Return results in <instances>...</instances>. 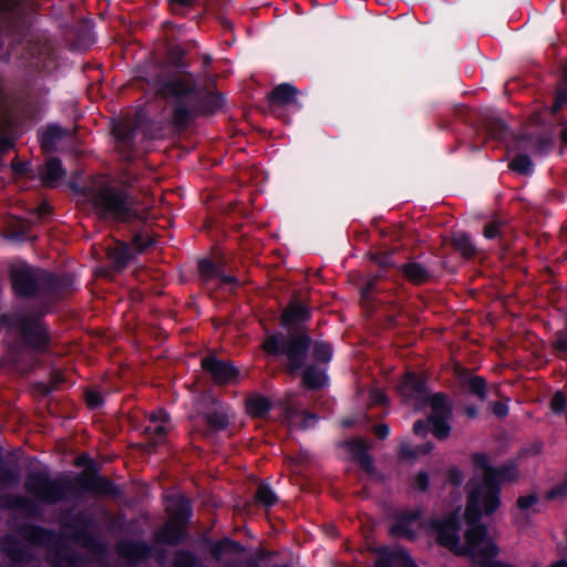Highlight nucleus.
I'll return each mask as SVG.
<instances>
[{"instance_id":"obj_60","label":"nucleus","mask_w":567,"mask_h":567,"mask_svg":"<svg viewBox=\"0 0 567 567\" xmlns=\"http://www.w3.org/2000/svg\"><path fill=\"white\" fill-rule=\"evenodd\" d=\"M168 421H169V414L167 412H165L164 410H158L157 412H153L150 415V423L152 425L158 424L162 422H168Z\"/></svg>"},{"instance_id":"obj_19","label":"nucleus","mask_w":567,"mask_h":567,"mask_svg":"<svg viewBox=\"0 0 567 567\" xmlns=\"http://www.w3.org/2000/svg\"><path fill=\"white\" fill-rule=\"evenodd\" d=\"M0 508L4 511H20L34 518L41 515L38 504L33 499L23 495H0Z\"/></svg>"},{"instance_id":"obj_58","label":"nucleus","mask_w":567,"mask_h":567,"mask_svg":"<svg viewBox=\"0 0 567 567\" xmlns=\"http://www.w3.org/2000/svg\"><path fill=\"white\" fill-rule=\"evenodd\" d=\"M447 477L450 483L455 487L461 486L464 481V476L457 467H451L449 470Z\"/></svg>"},{"instance_id":"obj_25","label":"nucleus","mask_w":567,"mask_h":567,"mask_svg":"<svg viewBox=\"0 0 567 567\" xmlns=\"http://www.w3.org/2000/svg\"><path fill=\"white\" fill-rule=\"evenodd\" d=\"M212 402L216 408L203 414L204 421L210 432L225 431L230 424L229 408L219 404L218 400L212 398Z\"/></svg>"},{"instance_id":"obj_6","label":"nucleus","mask_w":567,"mask_h":567,"mask_svg":"<svg viewBox=\"0 0 567 567\" xmlns=\"http://www.w3.org/2000/svg\"><path fill=\"white\" fill-rule=\"evenodd\" d=\"M190 62L186 60V50L179 44L171 45L158 73L154 76L157 95L168 100L192 93L196 76L188 70Z\"/></svg>"},{"instance_id":"obj_49","label":"nucleus","mask_w":567,"mask_h":567,"mask_svg":"<svg viewBox=\"0 0 567 567\" xmlns=\"http://www.w3.org/2000/svg\"><path fill=\"white\" fill-rule=\"evenodd\" d=\"M85 402L89 409L96 410L104 404V399L100 392L90 390L85 392Z\"/></svg>"},{"instance_id":"obj_26","label":"nucleus","mask_w":567,"mask_h":567,"mask_svg":"<svg viewBox=\"0 0 567 567\" xmlns=\"http://www.w3.org/2000/svg\"><path fill=\"white\" fill-rule=\"evenodd\" d=\"M203 545L209 549L213 559L216 561H220L226 553L241 554L245 550L239 542L230 537H224L216 542L209 537H204Z\"/></svg>"},{"instance_id":"obj_22","label":"nucleus","mask_w":567,"mask_h":567,"mask_svg":"<svg viewBox=\"0 0 567 567\" xmlns=\"http://www.w3.org/2000/svg\"><path fill=\"white\" fill-rule=\"evenodd\" d=\"M460 386L465 394L485 401L488 398V384L484 377L472 375L468 370H463L460 374Z\"/></svg>"},{"instance_id":"obj_48","label":"nucleus","mask_w":567,"mask_h":567,"mask_svg":"<svg viewBox=\"0 0 567 567\" xmlns=\"http://www.w3.org/2000/svg\"><path fill=\"white\" fill-rule=\"evenodd\" d=\"M567 400L561 391H557L550 400V409L555 415L566 413Z\"/></svg>"},{"instance_id":"obj_45","label":"nucleus","mask_w":567,"mask_h":567,"mask_svg":"<svg viewBox=\"0 0 567 567\" xmlns=\"http://www.w3.org/2000/svg\"><path fill=\"white\" fill-rule=\"evenodd\" d=\"M504 223L499 220H492L484 227L483 235L487 239H502L503 238Z\"/></svg>"},{"instance_id":"obj_59","label":"nucleus","mask_w":567,"mask_h":567,"mask_svg":"<svg viewBox=\"0 0 567 567\" xmlns=\"http://www.w3.org/2000/svg\"><path fill=\"white\" fill-rule=\"evenodd\" d=\"M357 462L359 463V465L365 473H368L370 475L374 474V472H375L374 461L370 454H368L367 456L362 457L360 461H357Z\"/></svg>"},{"instance_id":"obj_10","label":"nucleus","mask_w":567,"mask_h":567,"mask_svg":"<svg viewBox=\"0 0 567 567\" xmlns=\"http://www.w3.org/2000/svg\"><path fill=\"white\" fill-rule=\"evenodd\" d=\"M29 24L23 0H0V60L9 61L27 38Z\"/></svg>"},{"instance_id":"obj_39","label":"nucleus","mask_w":567,"mask_h":567,"mask_svg":"<svg viewBox=\"0 0 567 567\" xmlns=\"http://www.w3.org/2000/svg\"><path fill=\"white\" fill-rule=\"evenodd\" d=\"M192 516L193 508L190 506L189 501L186 497H181L176 504L174 519L172 522L183 524L185 527H187V524L189 523Z\"/></svg>"},{"instance_id":"obj_31","label":"nucleus","mask_w":567,"mask_h":567,"mask_svg":"<svg viewBox=\"0 0 567 567\" xmlns=\"http://www.w3.org/2000/svg\"><path fill=\"white\" fill-rule=\"evenodd\" d=\"M451 246L453 249L462 255L465 259L473 258L476 252L477 248L472 241V238L466 233H456L453 235L451 239Z\"/></svg>"},{"instance_id":"obj_41","label":"nucleus","mask_w":567,"mask_h":567,"mask_svg":"<svg viewBox=\"0 0 567 567\" xmlns=\"http://www.w3.org/2000/svg\"><path fill=\"white\" fill-rule=\"evenodd\" d=\"M207 0H168V6L174 14L184 16L192 8L206 7Z\"/></svg>"},{"instance_id":"obj_17","label":"nucleus","mask_w":567,"mask_h":567,"mask_svg":"<svg viewBox=\"0 0 567 567\" xmlns=\"http://www.w3.org/2000/svg\"><path fill=\"white\" fill-rule=\"evenodd\" d=\"M189 537L187 527L176 522H167L154 533V542L162 546H178Z\"/></svg>"},{"instance_id":"obj_24","label":"nucleus","mask_w":567,"mask_h":567,"mask_svg":"<svg viewBox=\"0 0 567 567\" xmlns=\"http://www.w3.org/2000/svg\"><path fill=\"white\" fill-rule=\"evenodd\" d=\"M106 257L115 271H122L135 258V254L130 244L115 240L114 245L106 249Z\"/></svg>"},{"instance_id":"obj_35","label":"nucleus","mask_w":567,"mask_h":567,"mask_svg":"<svg viewBox=\"0 0 567 567\" xmlns=\"http://www.w3.org/2000/svg\"><path fill=\"white\" fill-rule=\"evenodd\" d=\"M167 422H162L158 424H150L145 426L143 433L148 439V444L151 445L152 450H155L156 446L164 440L166 436L168 430L166 426Z\"/></svg>"},{"instance_id":"obj_23","label":"nucleus","mask_w":567,"mask_h":567,"mask_svg":"<svg viewBox=\"0 0 567 567\" xmlns=\"http://www.w3.org/2000/svg\"><path fill=\"white\" fill-rule=\"evenodd\" d=\"M424 403L430 405L431 414L429 420H451L453 416V405L449 395L444 392H436L424 396Z\"/></svg>"},{"instance_id":"obj_30","label":"nucleus","mask_w":567,"mask_h":567,"mask_svg":"<svg viewBox=\"0 0 567 567\" xmlns=\"http://www.w3.org/2000/svg\"><path fill=\"white\" fill-rule=\"evenodd\" d=\"M65 135L66 131L59 124H48L39 132L40 145L44 151L52 152Z\"/></svg>"},{"instance_id":"obj_8","label":"nucleus","mask_w":567,"mask_h":567,"mask_svg":"<svg viewBox=\"0 0 567 567\" xmlns=\"http://www.w3.org/2000/svg\"><path fill=\"white\" fill-rule=\"evenodd\" d=\"M171 123L178 130H186L198 116H209L217 113L225 104V97L219 92L198 86L186 96L172 97Z\"/></svg>"},{"instance_id":"obj_44","label":"nucleus","mask_w":567,"mask_h":567,"mask_svg":"<svg viewBox=\"0 0 567 567\" xmlns=\"http://www.w3.org/2000/svg\"><path fill=\"white\" fill-rule=\"evenodd\" d=\"M18 480L19 473L13 468L3 465L2 449L0 447V484L11 485L17 483Z\"/></svg>"},{"instance_id":"obj_37","label":"nucleus","mask_w":567,"mask_h":567,"mask_svg":"<svg viewBox=\"0 0 567 567\" xmlns=\"http://www.w3.org/2000/svg\"><path fill=\"white\" fill-rule=\"evenodd\" d=\"M408 555L409 554L404 550L389 551L384 549L380 551V555L374 563V567H394L398 560H401L402 564H404Z\"/></svg>"},{"instance_id":"obj_3","label":"nucleus","mask_w":567,"mask_h":567,"mask_svg":"<svg viewBox=\"0 0 567 567\" xmlns=\"http://www.w3.org/2000/svg\"><path fill=\"white\" fill-rule=\"evenodd\" d=\"M474 467L483 471L482 481L474 486L467 485V516L472 520L493 515L501 506L502 484L516 483L519 478L518 463L507 460L499 466H493L483 452L472 455Z\"/></svg>"},{"instance_id":"obj_29","label":"nucleus","mask_w":567,"mask_h":567,"mask_svg":"<svg viewBox=\"0 0 567 567\" xmlns=\"http://www.w3.org/2000/svg\"><path fill=\"white\" fill-rule=\"evenodd\" d=\"M481 124L493 140L503 142L508 136L507 124L492 112L482 115Z\"/></svg>"},{"instance_id":"obj_64","label":"nucleus","mask_w":567,"mask_h":567,"mask_svg":"<svg viewBox=\"0 0 567 567\" xmlns=\"http://www.w3.org/2000/svg\"><path fill=\"white\" fill-rule=\"evenodd\" d=\"M258 555H259V558H255V557L247 558L245 561V566L246 567H260V560L265 559L268 556V553L262 550Z\"/></svg>"},{"instance_id":"obj_9","label":"nucleus","mask_w":567,"mask_h":567,"mask_svg":"<svg viewBox=\"0 0 567 567\" xmlns=\"http://www.w3.org/2000/svg\"><path fill=\"white\" fill-rule=\"evenodd\" d=\"M311 344L312 338L308 332L299 331L287 336L280 332L268 334L261 347L269 355H285L288 372L295 374L305 368Z\"/></svg>"},{"instance_id":"obj_43","label":"nucleus","mask_w":567,"mask_h":567,"mask_svg":"<svg viewBox=\"0 0 567 567\" xmlns=\"http://www.w3.org/2000/svg\"><path fill=\"white\" fill-rule=\"evenodd\" d=\"M432 434L440 441L446 440L451 433L450 420H429Z\"/></svg>"},{"instance_id":"obj_55","label":"nucleus","mask_w":567,"mask_h":567,"mask_svg":"<svg viewBox=\"0 0 567 567\" xmlns=\"http://www.w3.org/2000/svg\"><path fill=\"white\" fill-rule=\"evenodd\" d=\"M553 347L559 353H567V329L556 333Z\"/></svg>"},{"instance_id":"obj_52","label":"nucleus","mask_w":567,"mask_h":567,"mask_svg":"<svg viewBox=\"0 0 567 567\" xmlns=\"http://www.w3.org/2000/svg\"><path fill=\"white\" fill-rule=\"evenodd\" d=\"M414 488L419 492L425 493L430 487V476L425 471H420L414 480Z\"/></svg>"},{"instance_id":"obj_54","label":"nucleus","mask_w":567,"mask_h":567,"mask_svg":"<svg viewBox=\"0 0 567 567\" xmlns=\"http://www.w3.org/2000/svg\"><path fill=\"white\" fill-rule=\"evenodd\" d=\"M217 279H219L220 288H223L226 285H230L231 288L229 289V291L231 292H235L236 289L240 286L239 280L235 276L226 275L224 272V268L221 269L220 276H218Z\"/></svg>"},{"instance_id":"obj_14","label":"nucleus","mask_w":567,"mask_h":567,"mask_svg":"<svg viewBox=\"0 0 567 567\" xmlns=\"http://www.w3.org/2000/svg\"><path fill=\"white\" fill-rule=\"evenodd\" d=\"M399 272L413 286H423L439 278L434 267L424 265L414 259L400 265Z\"/></svg>"},{"instance_id":"obj_38","label":"nucleus","mask_w":567,"mask_h":567,"mask_svg":"<svg viewBox=\"0 0 567 567\" xmlns=\"http://www.w3.org/2000/svg\"><path fill=\"white\" fill-rule=\"evenodd\" d=\"M255 501L261 506L269 508L277 504L278 496L268 484H260L256 489Z\"/></svg>"},{"instance_id":"obj_57","label":"nucleus","mask_w":567,"mask_h":567,"mask_svg":"<svg viewBox=\"0 0 567 567\" xmlns=\"http://www.w3.org/2000/svg\"><path fill=\"white\" fill-rule=\"evenodd\" d=\"M430 425L431 423L429 422V417L425 420L420 419L413 424V433L417 436L425 437L431 431Z\"/></svg>"},{"instance_id":"obj_20","label":"nucleus","mask_w":567,"mask_h":567,"mask_svg":"<svg viewBox=\"0 0 567 567\" xmlns=\"http://www.w3.org/2000/svg\"><path fill=\"white\" fill-rule=\"evenodd\" d=\"M38 174L44 187L55 188L66 176V169L63 167L62 161L53 156L47 159L44 165L40 167Z\"/></svg>"},{"instance_id":"obj_28","label":"nucleus","mask_w":567,"mask_h":567,"mask_svg":"<svg viewBox=\"0 0 567 567\" xmlns=\"http://www.w3.org/2000/svg\"><path fill=\"white\" fill-rule=\"evenodd\" d=\"M327 369L319 364H308L302 368L301 381L311 391L323 389L328 384Z\"/></svg>"},{"instance_id":"obj_56","label":"nucleus","mask_w":567,"mask_h":567,"mask_svg":"<svg viewBox=\"0 0 567 567\" xmlns=\"http://www.w3.org/2000/svg\"><path fill=\"white\" fill-rule=\"evenodd\" d=\"M492 413L498 417L504 419L508 415L509 408L505 402L494 401L489 404Z\"/></svg>"},{"instance_id":"obj_16","label":"nucleus","mask_w":567,"mask_h":567,"mask_svg":"<svg viewBox=\"0 0 567 567\" xmlns=\"http://www.w3.org/2000/svg\"><path fill=\"white\" fill-rule=\"evenodd\" d=\"M298 90L293 84L281 83L276 85L267 95L272 112L275 107L292 106L296 111L301 110V104L297 100Z\"/></svg>"},{"instance_id":"obj_50","label":"nucleus","mask_w":567,"mask_h":567,"mask_svg":"<svg viewBox=\"0 0 567 567\" xmlns=\"http://www.w3.org/2000/svg\"><path fill=\"white\" fill-rule=\"evenodd\" d=\"M350 451L352 452L355 461H360L362 457L369 454L367 444L361 440L351 442Z\"/></svg>"},{"instance_id":"obj_33","label":"nucleus","mask_w":567,"mask_h":567,"mask_svg":"<svg viewBox=\"0 0 567 567\" xmlns=\"http://www.w3.org/2000/svg\"><path fill=\"white\" fill-rule=\"evenodd\" d=\"M224 268L223 264L215 262L209 258H200L197 261L198 276L202 281L207 282L212 279H217Z\"/></svg>"},{"instance_id":"obj_40","label":"nucleus","mask_w":567,"mask_h":567,"mask_svg":"<svg viewBox=\"0 0 567 567\" xmlns=\"http://www.w3.org/2000/svg\"><path fill=\"white\" fill-rule=\"evenodd\" d=\"M112 134L114 138L124 144V145H132L135 138V128L123 123H117L112 128Z\"/></svg>"},{"instance_id":"obj_34","label":"nucleus","mask_w":567,"mask_h":567,"mask_svg":"<svg viewBox=\"0 0 567 567\" xmlns=\"http://www.w3.org/2000/svg\"><path fill=\"white\" fill-rule=\"evenodd\" d=\"M508 168L524 176H530L534 173V164L527 154H516L509 162Z\"/></svg>"},{"instance_id":"obj_51","label":"nucleus","mask_w":567,"mask_h":567,"mask_svg":"<svg viewBox=\"0 0 567 567\" xmlns=\"http://www.w3.org/2000/svg\"><path fill=\"white\" fill-rule=\"evenodd\" d=\"M538 501H539V498H538L537 494L532 493V494H528V495H525V496H519L516 499V506L520 511H527L532 506L536 505L538 503Z\"/></svg>"},{"instance_id":"obj_46","label":"nucleus","mask_w":567,"mask_h":567,"mask_svg":"<svg viewBox=\"0 0 567 567\" xmlns=\"http://www.w3.org/2000/svg\"><path fill=\"white\" fill-rule=\"evenodd\" d=\"M10 167L16 176L33 178V171L29 162H21L14 158L10 163Z\"/></svg>"},{"instance_id":"obj_47","label":"nucleus","mask_w":567,"mask_h":567,"mask_svg":"<svg viewBox=\"0 0 567 567\" xmlns=\"http://www.w3.org/2000/svg\"><path fill=\"white\" fill-rule=\"evenodd\" d=\"M50 385L40 384L42 388L43 394H49L51 391H53L55 388H58L60 384H62L65 380L64 374L62 371L58 369H53L50 371L49 374Z\"/></svg>"},{"instance_id":"obj_13","label":"nucleus","mask_w":567,"mask_h":567,"mask_svg":"<svg viewBox=\"0 0 567 567\" xmlns=\"http://www.w3.org/2000/svg\"><path fill=\"white\" fill-rule=\"evenodd\" d=\"M200 365L217 385H229L238 382L239 370L231 361L209 354L202 359Z\"/></svg>"},{"instance_id":"obj_5","label":"nucleus","mask_w":567,"mask_h":567,"mask_svg":"<svg viewBox=\"0 0 567 567\" xmlns=\"http://www.w3.org/2000/svg\"><path fill=\"white\" fill-rule=\"evenodd\" d=\"M75 193L86 196L97 217L105 221L126 224L140 218L135 198L124 187L103 184L100 187L72 186Z\"/></svg>"},{"instance_id":"obj_36","label":"nucleus","mask_w":567,"mask_h":567,"mask_svg":"<svg viewBox=\"0 0 567 567\" xmlns=\"http://www.w3.org/2000/svg\"><path fill=\"white\" fill-rule=\"evenodd\" d=\"M173 567H203V564L193 551L177 549L174 554Z\"/></svg>"},{"instance_id":"obj_18","label":"nucleus","mask_w":567,"mask_h":567,"mask_svg":"<svg viewBox=\"0 0 567 567\" xmlns=\"http://www.w3.org/2000/svg\"><path fill=\"white\" fill-rule=\"evenodd\" d=\"M399 391L405 401L424 400L427 395L426 378L415 372H406L399 385Z\"/></svg>"},{"instance_id":"obj_2","label":"nucleus","mask_w":567,"mask_h":567,"mask_svg":"<svg viewBox=\"0 0 567 567\" xmlns=\"http://www.w3.org/2000/svg\"><path fill=\"white\" fill-rule=\"evenodd\" d=\"M74 464L85 470L73 480L68 476L52 477L42 471L29 472L23 485L25 492L44 505H56L70 498L80 499L86 494L113 498L121 496L118 485L101 475L95 461L87 454L76 457Z\"/></svg>"},{"instance_id":"obj_7","label":"nucleus","mask_w":567,"mask_h":567,"mask_svg":"<svg viewBox=\"0 0 567 567\" xmlns=\"http://www.w3.org/2000/svg\"><path fill=\"white\" fill-rule=\"evenodd\" d=\"M373 260L380 266L377 275L369 278L361 288V299L371 311L381 306H389L391 310L402 311L409 298L403 285L386 282L385 269L391 266V257L388 255H375Z\"/></svg>"},{"instance_id":"obj_1","label":"nucleus","mask_w":567,"mask_h":567,"mask_svg":"<svg viewBox=\"0 0 567 567\" xmlns=\"http://www.w3.org/2000/svg\"><path fill=\"white\" fill-rule=\"evenodd\" d=\"M63 527L78 545L89 551L91 558L69 546L54 529L24 523L18 527V534L33 546L48 547L51 567H89L92 560H102L107 556V544L95 533L97 523L94 514L86 509L70 513Z\"/></svg>"},{"instance_id":"obj_21","label":"nucleus","mask_w":567,"mask_h":567,"mask_svg":"<svg viewBox=\"0 0 567 567\" xmlns=\"http://www.w3.org/2000/svg\"><path fill=\"white\" fill-rule=\"evenodd\" d=\"M311 317V310L293 297L280 315V324L285 328L307 322Z\"/></svg>"},{"instance_id":"obj_42","label":"nucleus","mask_w":567,"mask_h":567,"mask_svg":"<svg viewBox=\"0 0 567 567\" xmlns=\"http://www.w3.org/2000/svg\"><path fill=\"white\" fill-rule=\"evenodd\" d=\"M155 239L147 229H142L133 235L132 244L136 252H144L147 248L155 245Z\"/></svg>"},{"instance_id":"obj_32","label":"nucleus","mask_w":567,"mask_h":567,"mask_svg":"<svg viewBox=\"0 0 567 567\" xmlns=\"http://www.w3.org/2000/svg\"><path fill=\"white\" fill-rule=\"evenodd\" d=\"M310 350L313 364H328L332 360L333 349L328 341L312 340Z\"/></svg>"},{"instance_id":"obj_62","label":"nucleus","mask_w":567,"mask_h":567,"mask_svg":"<svg viewBox=\"0 0 567 567\" xmlns=\"http://www.w3.org/2000/svg\"><path fill=\"white\" fill-rule=\"evenodd\" d=\"M373 432L379 440H385L390 434V427L385 423H380L374 426Z\"/></svg>"},{"instance_id":"obj_63","label":"nucleus","mask_w":567,"mask_h":567,"mask_svg":"<svg viewBox=\"0 0 567 567\" xmlns=\"http://www.w3.org/2000/svg\"><path fill=\"white\" fill-rule=\"evenodd\" d=\"M371 400L375 405H384L388 402L386 395L380 390H374L371 393Z\"/></svg>"},{"instance_id":"obj_53","label":"nucleus","mask_w":567,"mask_h":567,"mask_svg":"<svg viewBox=\"0 0 567 567\" xmlns=\"http://www.w3.org/2000/svg\"><path fill=\"white\" fill-rule=\"evenodd\" d=\"M398 456L403 461H411L416 458L415 446L404 442L400 444Z\"/></svg>"},{"instance_id":"obj_12","label":"nucleus","mask_w":567,"mask_h":567,"mask_svg":"<svg viewBox=\"0 0 567 567\" xmlns=\"http://www.w3.org/2000/svg\"><path fill=\"white\" fill-rule=\"evenodd\" d=\"M115 551L131 567H136L154 556L157 559L165 556V550H155L152 545L142 539H121L115 545Z\"/></svg>"},{"instance_id":"obj_27","label":"nucleus","mask_w":567,"mask_h":567,"mask_svg":"<svg viewBox=\"0 0 567 567\" xmlns=\"http://www.w3.org/2000/svg\"><path fill=\"white\" fill-rule=\"evenodd\" d=\"M246 413L252 419H266L274 408L272 401L257 392L247 395L245 400Z\"/></svg>"},{"instance_id":"obj_61","label":"nucleus","mask_w":567,"mask_h":567,"mask_svg":"<svg viewBox=\"0 0 567 567\" xmlns=\"http://www.w3.org/2000/svg\"><path fill=\"white\" fill-rule=\"evenodd\" d=\"M557 124L561 126V130L558 134L559 142L563 147H567V118H558Z\"/></svg>"},{"instance_id":"obj_15","label":"nucleus","mask_w":567,"mask_h":567,"mask_svg":"<svg viewBox=\"0 0 567 567\" xmlns=\"http://www.w3.org/2000/svg\"><path fill=\"white\" fill-rule=\"evenodd\" d=\"M421 517L422 511L420 508L398 514L389 529L390 536L414 540L416 538V532L412 527V524L417 522Z\"/></svg>"},{"instance_id":"obj_4","label":"nucleus","mask_w":567,"mask_h":567,"mask_svg":"<svg viewBox=\"0 0 567 567\" xmlns=\"http://www.w3.org/2000/svg\"><path fill=\"white\" fill-rule=\"evenodd\" d=\"M9 279L12 292L18 299L60 298L70 293L74 286L71 274L56 275L28 264L11 268Z\"/></svg>"},{"instance_id":"obj_11","label":"nucleus","mask_w":567,"mask_h":567,"mask_svg":"<svg viewBox=\"0 0 567 567\" xmlns=\"http://www.w3.org/2000/svg\"><path fill=\"white\" fill-rule=\"evenodd\" d=\"M3 322L16 330L22 343L35 353H47L51 346V334L43 315L16 313L3 316Z\"/></svg>"}]
</instances>
